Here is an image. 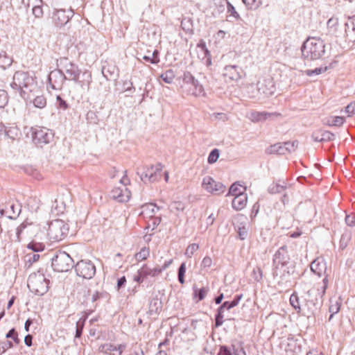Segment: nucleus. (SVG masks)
<instances>
[{
  "instance_id": "1",
  "label": "nucleus",
  "mask_w": 355,
  "mask_h": 355,
  "mask_svg": "<svg viewBox=\"0 0 355 355\" xmlns=\"http://www.w3.org/2000/svg\"><path fill=\"white\" fill-rule=\"evenodd\" d=\"M57 67L60 68L64 73L66 80H73L79 85L82 89L89 90L92 83V74L90 72L85 71L82 76L83 80H80L79 76L81 71L78 66L71 62L67 58L63 57L57 60Z\"/></svg>"
},
{
  "instance_id": "2",
  "label": "nucleus",
  "mask_w": 355,
  "mask_h": 355,
  "mask_svg": "<svg viewBox=\"0 0 355 355\" xmlns=\"http://www.w3.org/2000/svg\"><path fill=\"white\" fill-rule=\"evenodd\" d=\"M10 87L19 91L21 96L26 101H31L32 97L39 92L37 82L28 73L24 71L15 72Z\"/></svg>"
},
{
  "instance_id": "3",
  "label": "nucleus",
  "mask_w": 355,
  "mask_h": 355,
  "mask_svg": "<svg viewBox=\"0 0 355 355\" xmlns=\"http://www.w3.org/2000/svg\"><path fill=\"white\" fill-rule=\"evenodd\" d=\"M328 286V279L327 276L322 279V285L320 286H314L309 289L305 297L306 306L310 314L314 315L317 312L323 302V296Z\"/></svg>"
},
{
  "instance_id": "4",
  "label": "nucleus",
  "mask_w": 355,
  "mask_h": 355,
  "mask_svg": "<svg viewBox=\"0 0 355 355\" xmlns=\"http://www.w3.org/2000/svg\"><path fill=\"white\" fill-rule=\"evenodd\" d=\"M302 54L304 59L316 60L322 57L325 53V44L319 37H308L304 42L302 48Z\"/></svg>"
},
{
  "instance_id": "5",
  "label": "nucleus",
  "mask_w": 355,
  "mask_h": 355,
  "mask_svg": "<svg viewBox=\"0 0 355 355\" xmlns=\"http://www.w3.org/2000/svg\"><path fill=\"white\" fill-rule=\"evenodd\" d=\"M291 257L288 252V248L286 245H283L280 247L275 253L272 257V265H273V271L272 275L274 278L278 277L279 275V270L280 268H286L284 269L283 272L280 274L279 277L282 280L286 277H289L291 275V272L289 271V267H288V263H290Z\"/></svg>"
},
{
  "instance_id": "6",
  "label": "nucleus",
  "mask_w": 355,
  "mask_h": 355,
  "mask_svg": "<svg viewBox=\"0 0 355 355\" xmlns=\"http://www.w3.org/2000/svg\"><path fill=\"white\" fill-rule=\"evenodd\" d=\"M182 79V84L180 87L183 93L195 97L205 96L206 93L203 85L190 71H184Z\"/></svg>"
},
{
  "instance_id": "7",
  "label": "nucleus",
  "mask_w": 355,
  "mask_h": 355,
  "mask_svg": "<svg viewBox=\"0 0 355 355\" xmlns=\"http://www.w3.org/2000/svg\"><path fill=\"white\" fill-rule=\"evenodd\" d=\"M49 280L44 273V270L40 268L37 272L31 274L28 279L27 286L29 290L35 295H44L49 288Z\"/></svg>"
},
{
  "instance_id": "8",
  "label": "nucleus",
  "mask_w": 355,
  "mask_h": 355,
  "mask_svg": "<svg viewBox=\"0 0 355 355\" xmlns=\"http://www.w3.org/2000/svg\"><path fill=\"white\" fill-rule=\"evenodd\" d=\"M51 265L55 271L62 272L73 266V260L64 251H56L51 258Z\"/></svg>"
},
{
  "instance_id": "9",
  "label": "nucleus",
  "mask_w": 355,
  "mask_h": 355,
  "mask_svg": "<svg viewBox=\"0 0 355 355\" xmlns=\"http://www.w3.org/2000/svg\"><path fill=\"white\" fill-rule=\"evenodd\" d=\"M69 227L62 220H54L49 225L47 234L52 242L62 241L67 235Z\"/></svg>"
},
{
  "instance_id": "10",
  "label": "nucleus",
  "mask_w": 355,
  "mask_h": 355,
  "mask_svg": "<svg viewBox=\"0 0 355 355\" xmlns=\"http://www.w3.org/2000/svg\"><path fill=\"white\" fill-rule=\"evenodd\" d=\"M32 141L38 147L51 143L53 139V133L44 127L35 126L31 129Z\"/></svg>"
},
{
  "instance_id": "11",
  "label": "nucleus",
  "mask_w": 355,
  "mask_h": 355,
  "mask_svg": "<svg viewBox=\"0 0 355 355\" xmlns=\"http://www.w3.org/2000/svg\"><path fill=\"white\" fill-rule=\"evenodd\" d=\"M162 168V164L158 163L155 166L144 167L142 171H138L137 174L144 183L155 182L161 179Z\"/></svg>"
},
{
  "instance_id": "12",
  "label": "nucleus",
  "mask_w": 355,
  "mask_h": 355,
  "mask_svg": "<svg viewBox=\"0 0 355 355\" xmlns=\"http://www.w3.org/2000/svg\"><path fill=\"white\" fill-rule=\"evenodd\" d=\"M243 298V294L236 295L231 302L225 301L217 309V313L215 315V326L219 327L223 324V312L225 309L230 310L236 306L241 300Z\"/></svg>"
},
{
  "instance_id": "13",
  "label": "nucleus",
  "mask_w": 355,
  "mask_h": 355,
  "mask_svg": "<svg viewBox=\"0 0 355 355\" xmlns=\"http://www.w3.org/2000/svg\"><path fill=\"white\" fill-rule=\"evenodd\" d=\"M77 275L90 279L96 274V266L90 260H80L75 266Z\"/></svg>"
},
{
  "instance_id": "14",
  "label": "nucleus",
  "mask_w": 355,
  "mask_h": 355,
  "mask_svg": "<svg viewBox=\"0 0 355 355\" xmlns=\"http://www.w3.org/2000/svg\"><path fill=\"white\" fill-rule=\"evenodd\" d=\"M202 188L207 192L218 196L223 193L226 190V187L220 182H216L211 176H205L202 182Z\"/></svg>"
},
{
  "instance_id": "15",
  "label": "nucleus",
  "mask_w": 355,
  "mask_h": 355,
  "mask_svg": "<svg viewBox=\"0 0 355 355\" xmlns=\"http://www.w3.org/2000/svg\"><path fill=\"white\" fill-rule=\"evenodd\" d=\"M74 12L72 9H57L52 16L53 21L57 27H62L66 25L73 17Z\"/></svg>"
},
{
  "instance_id": "16",
  "label": "nucleus",
  "mask_w": 355,
  "mask_h": 355,
  "mask_svg": "<svg viewBox=\"0 0 355 355\" xmlns=\"http://www.w3.org/2000/svg\"><path fill=\"white\" fill-rule=\"evenodd\" d=\"M49 85L51 89L60 90L62 88L66 78L62 71L58 68L51 71L48 76Z\"/></svg>"
},
{
  "instance_id": "17",
  "label": "nucleus",
  "mask_w": 355,
  "mask_h": 355,
  "mask_svg": "<svg viewBox=\"0 0 355 355\" xmlns=\"http://www.w3.org/2000/svg\"><path fill=\"white\" fill-rule=\"evenodd\" d=\"M257 89L260 94L269 96L275 93V87L272 78H264L257 83Z\"/></svg>"
},
{
  "instance_id": "18",
  "label": "nucleus",
  "mask_w": 355,
  "mask_h": 355,
  "mask_svg": "<svg viewBox=\"0 0 355 355\" xmlns=\"http://www.w3.org/2000/svg\"><path fill=\"white\" fill-rule=\"evenodd\" d=\"M311 271L319 277H325L327 272V264L322 258H317L311 263Z\"/></svg>"
},
{
  "instance_id": "19",
  "label": "nucleus",
  "mask_w": 355,
  "mask_h": 355,
  "mask_svg": "<svg viewBox=\"0 0 355 355\" xmlns=\"http://www.w3.org/2000/svg\"><path fill=\"white\" fill-rule=\"evenodd\" d=\"M103 76L107 80H116L119 77V69L115 64L107 63L101 69Z\"/></svg>"
},
{
  "instance_id": "20",
  "label": "nucleus",
  "mask_w": 355,
  "mask_h": 355,
  "mask_svg": "<svg viewBox=\"0 0 355 355\" xmlns=\"http://www.w3.org/2000/svg\"><path fill=\"white\" fill-rule=\"evenodd\" d=\"M280 114L277 112H257L253 111L250 114L249 119L253 123L265 121L272 116H277Z\"/></svg>"
},
{
  "instance_id": "21",
  "label": "nucleus",
  "mask_w": 355,
  "mask_h": 355,
  "mask_svg": "<svg viewBox=\"0 0 355 355\" xmlns=\"http://www.w3.org/2000/svg\"><path fill=\"white\" fill-rule=\"evenodd\" d=\"M112 198L119 202H125L130 199V191L126 189L116 187L111 191Z\"/></svg>"
},
{
  "instance_id": "22",
  "label": "nucleus",
  "mask_w": 355,
  "mask_h": 355,
  "mask_svg": "<svg viewBox=\"0 0 355 355\" xmlns=\"http://www.w3.org/2000/svg\"><path fill=\"white\" fill-rule=\"evenodd\" d=\"M239 69L236 65L225 66L223 69V76L231 80H237L241 77Z\"/></svg>"
},
{
  "instance_id": "23",
  "label": "nucleus",
  "mask_w": 355,
  "mask_h": 355,
  "mask_svg": "<svg viewBox=\"0 0 355 355\" xmlns=\"http://www.w3.org/2000/svg\"><path fill=\"white\" fill-rule=\"evenodd\" d=\"M247 201L248 197L246 193L238 195L237 196H234L232 200V206L235 210H241L246 206Z\"/></svg>"
},
{
  "instance_id": "24",
  "label": "nucleus",
  "mask_w": 355,
  "mask_h": 355,
  "mask_svg": "<svg viewBox=\"0 0 355 355\" xmlns=\"http://www.w3.org/2000/svg\"><path fill=\"white\" fill-rule=\"evenodd\" d=\"M141 209V215L151 218L155 217V214L158 211L159 208L155 204L149 203L143 205Z\"/></svg>"
},
{
  "instance_id": "25",
  "label": "nucleus",
  "mask_w": 355,
  "mask_h": 355,
  "mask_svg": "<svg viewBox=\"0 0 355 355\" xmlns=\"http://www.w3.org/2000/svg\"><path fill=\"white\" fill-rule=\"evenodd\" d=\"M266 153L268 155H285L286 150L284 149V143H277L270 146L266 149Z\"/></svg>"
},
{
  "instance_id": "26",
  "label": "nucleus",
  "mask_w": 355,
  "mask_h": 355,
  "mask_svg": "<svg viewBox=\"0 0 355 355\" xmlns=\"http://www.w3.org/2000/svg\"><path fill=\"white\" fill-rule=\"evenodd\" d=\"M13 60L12 57L8 55V53L1 50L0 51V67L3 69H6L11 66Z\"/></svg>"
},
{
  "instance_id": "27",
  "label": "nucleus",
  "mask_w": 355,
  "mask_h": 355,
  "mask_svg": "<svg viewBox=\"0 0 355 355\" xmlns=\"http://www.w3.org/2000/svg\"><path fill=\"white\" fill-rule=\"evenodd\" d=\"M197 48L200 49L202 53V60L207 59V64H211L210 52L206 46V43L203 40H200L197 44Z\"/></svg>"
},
{
  "instance_id": "28",
  "label": "nucleus",
  "mask_w": 355,
  "mask_h": 355,
  "mask_svg": "<svg viewBox=\"0 0 355 355\" xmlns=\"http://www.w3.org/2000/svg\"><path fill=\"white\" fill-rule=\"evenodd\" d=\"M245 187H243L241 184H239V182H234L231 185L227 196L231 195L237 196L238 195L245 193Z\"/></svg>"
},
{
  "instance_id": "29",
  "label": "nucleus",
  "mask_w": 355,
  "mask_h": 355,
  "mask_svg": "<svg viewBox=\"0 0 355 355\" xmlns=\"http://www.w3.org/2000/svg\"><path fill=\"white\" fill-rule=\"evenodd\" d=\"M141 272L143 277L147 278L148 276L150 277H157L160 274V270H158V268H154L153 269L150 268L146 264H144L141 268Z\"/></svg>"
},
{
  "instance_id": "30",
  "label": "nucleus",
  "mask_w": 355,
  "mask_h": 355,
  "mask_svg": "<svg viewBox=\"0 0 355 355\" xmlns=\"http://www.w3.org/2000/svg\"><path fill=\"white\" fill-rule=\"evenodd\" d=\"M181 28L187 34H193V20L190 17H183L181 21Z\"/></svg>"
},
{
  "instance_id": "31",
  "label": "nucleus",
  "mask_w": 355,
  "mask_h": 355,
  "mask_svg": "<svg viewBox=\"0 0 355 355\" xmlns=\"http://www.w3.org/2000/svg\"><path fill=\"white\" fill-rule=\"evenodd\" d=\"M193 298H198L197 302L201 301L205 299V296L208 293L209 288V287H202L201 288H197L196 286L193 287Z\"/></svg>"
},
{
  "instance_id": "32",
  "label": "nucleus",
  "mask_w": 355,
  "mask_h": 355,
  "mask_svg": "<svg viewBox=\"0 0 355 355\" xmlns=\"http://www.w3.org/2000/svg\"><path fill=\"white\" fill-rule=\"evenodd\" d=\"M88 315L87 314L83 315L76 322V338H80L83 334V328L86 320H87Z\"/></svg>"
},
{
  "instance_id": "33",
  "label": "nucleus",
  "mask_w": 355,
  "mask_h": 355,
  "mask_svg": "<svg viewBox=\"0 0 355 355\" xmlns=\"http://www.w3.org/2000/svg\"><path fill=\"white\" fill-rule=\"evenodd\" d=\"M345 26V37L349 42H355V31L353 28L349 25V19L344 24Z\"/></svg>"
},
{
  "instance_id": "34",
  "label": "nucleus",
  "mask_w": 355,
  "mask_h": 355,
  "mask_svg": "<svg viewBox=\"0 0 355 355\" xmlns=\"http://www.w3.org/2000/svg\"><path fill=\"white\" fill-rule=\"evenodd\" d=\"M36 93L33 97L32 100L35 107L42 109L46 105V99L43 95H36Z\"/></svg>"
},
{
  "instance_id": "35",
  "label": "nucleus",
  "mask_w": 355,
  "mask_h": 355,
  "mask_svg": "<svg viewBox=\"0 0 355 355\" xmlns=\"http://www.w3.org/2000/svg\"><path fill=\"white\" fill-rule=\"evenodd\" d=\"M290 304L297 313L302 311L301 302L296 293H293L290 297Z\"/></svg>"
},
{
  "instance_id": "36",
  "label": "nucleus",
  "mask_w": 355,
  "mask_h": 355,
  "mask_svg": "<svg viewBox=\"0 0 355 355\" xmlns=\"http://www.w3.org/2000/svg\"><path fill=\"white\" fill-rule=\"evenodd\" d=\"M340 305L341 302L339 301V300H336L335 301L332 300H330V306L329 310V312L331 313V315L329 316V320H331L334 315L340 311Z\"/></svg>"
},
{
  "instance_id": "37",
  "label": "nucleus",
  "mask_w": 355,
  "mask_h": 355,
  "mask_svg": "<svg viewBox=\"0 0 355 355\" xmlns=\"http://www.w3.org/2000/svg\"><path fill=\"white\" fill-rule=\"evenodd\" d=\"M287 186L286 184H280L279 183H272L268 187V192L272 194L275 193H279L283 192L286 189Z\"/></svg>"
},
{
  "instance_id": "38",
  "label": "nucleus",
  "mask_w": 355,
  "mask_h": 355,
  "mask_svg": "<svg viewBox=\"0 0 355 355\" xmlns=\"http://www.w3.org/2000/svg\"><path fill=\"white\" fill-rule=\"evenodd\" d=\"M344 121L345 119L343 116H331L327 119L326 124L329 126H340Z\"/></svg>"
},
{
  "instance_id": "39",
  "label": "nucleus",
  "mask_w": 355,
  "mask_h": 355,
  "mask_svg": "<svg viewBox=\"0 0 355 355\" xmlns=\"http://www.w3.org/2000/svg\"><path fill=\"white\" fill-rule=\"evenodd\" d=\"M159 78L162 79L166 83H171L175 78V73L172 69H168L164 73H162Z\"/></svg>"
},
{
  "instance_id": "40",
  "label": "nucleus",
  "mask_w": 355,
  "mask_h": 355,
  "mask_svg": "<svg viewBox=\"0 0 355 355\" xmlns=\"http://www.w3.org/2000/svg\"><path fill=\"white\" fill-rule=\"evenodd\" d=\"M184 204L180 201L173 202L169 205L170 211L176 214H178L180 211H183L184 209Z\"/></svg>"
},
{
  "instance_id": "41",
  "label": "nucleus",
  "mask_w": 355,
  "mask_h": 355,
  "mask_svg": "<svg viewBox=\"0 0 355 355\" xmlns=\"http://www.w3.org/2000/svg\"><path fill=\"white\" fill-rule=\"evenodd\" d=\"M150 254V251L148 248L144 247L140 251L135 254V257L137 261L146 260Z\"/></svg>"
},
{
  "instance_id": "42",
  "label": "nucleus",
  "mask_w": 355,
  "mask_h": 355,
  "mask_svg": "<svg viewBox=\"0 0 355 355\" xmlns=\"http://www.w3.org/2000/svg\"><path fill=\"white\" fill-rule=\"evenodd\" d=\"M227 12L230 14L229 17H233L235 20H241V16L236 10L234 6L230 2L227 3Z\"/></svg>"
},
{
  "instance_id": "43",
  "label": "nucleus",
  "mask_w": 355,
  "mask_h": 355,
  "mask_svg": "<svg viewBox=\"0 0 355 355\" xmlns=\"http://www.w3.org/2000/svg\"><path fill=\"white\" fill-rule=\"evenodd\" d=\"M187 267L186 263L183 262L180 264L178 270V279L181 284H184L185 282L184 275L186 272Z\"/></svg>"
},
{
  "instance_id": "44",
  "label": "nucleus",
  "mask_w": 355,
  "mask_h": 355,
  "mask_svg": "<svg viewBox=\"0 0 355 355\" xmlns=\"http://www.w3.org/2000/svg\"><path fill=\"white\" fill-rule=\"evenodd\" d=\"M243 3L246 6L248 9L256 10L261 4V0H242Z\"/></svg>"
},
{
  "instance_id": "45",
  "label": "nucleus",
  "mask_w": 355,
  "mask_h": 355,
  "mask_svg": "<svg viewBox=\"0 0 355 355\" xmlns=\"http://www.w3.org/2000/svg\"><path fill=\"white\" fill-rule=\"evenodd\" d=\"M86 119L87 123L90 124H98L99 121L97 114L92 110L87 113Z\"/></svg>"
},
{
  "instance_id": "46",
  "label": "nucleus",
  "mask_w": 355,
  "mask_h": 355,
  "mask_svg": "<svg viewBox=\"0 0 355 355\" xmlns=\"http://www.w3.org/2000/svg\"><path fill=\"white\" fill-rule=\"evenodd\" d=\"M284 149L286 150V153H291L292 152H294L296 150V148H297L298 141H293L284 142Z\"/></svg>"
},
{
  "instance_id": "47",
  "label": "nucleus",
  "mask_w": 355,
  "mask_h": 355,
  "mask_svg": "<svg viewBox=\"0 0 355 355\" xmlns=\"http://www.w3.org/2000/svg\"><path fill=\"white\" fill-rule=\"evenodd\" d=\"M327 70V67H317L314 69H307L305 71V73H306V75H307L309 76H313L315 75L321 74V73L325 72Z\"/></svg>"
},
{
  "instance_id": "48",
  "label": "nucleus",
  "mask_w": 355,
  "mask_h": 355,
  "mask_svg": "<svg viewBox=\"0 0 355 355\" xmlns=\"http://www.w3.org/2000/svg\"><path fill=\"white\" fill-rule=\"evenodd\" d=\"M6 338H11L17 345L20 343V339L18 338V334L15 328H12L6 335Z\"/></svg>"
},
{
  "instance_id": "49",
  "label": "nucleus",
  "mask_w": 355,
  "mask_h": 355,
  "mask_svg": "<svg viewBox=\"0 0 355 355\" xmlns=\"http://www.w3.org/2000/svg\"><path fill=\"white\" fill-rule=\"evenodd\" d=\"M219 155H220V153H219V150L217 149V148H214L213 149L209 156H208V159H207V162L209 164H214L215 163L218 157H219Z\"/></svg>"
},
{
  "instance_id": "50",
  "label": "nucleus",
  "mask_w": 355,
  "mask_h": 355,
  "mask_svg": "<svg viewBox=\"0 0 355 355\" xmlns=\"http://www.w3.org/2000/svg\"><path fill=\"white\" fill-rule=\"evenodd\" d=\"M335 138L334 133L328 130H324L321 133V142L333 141Z\"/></svg>"
},
{
  "instance_id": "51",
  "label": "nucleus",
  "mask_w": 355,
  "mask_h": 355,
  "mask_svg": "<svg viewBox=\"0 0 355 355\" xmlns=\"http://www.w3.org/2000/svg\"><path fill=\"white\" fill-rule=\"evenodd\" d=\"M252 277L256 282H261L263 278V272L261 268L257 267L254 268L252 272Z\"/></svg>"
},
{
  "instance_id": "52",
  "label": "nucleus",
  "mask_w": 355,
  "mask_h": 355,
  "mask_svg": "<svg viewBox=\"0 0 355 355\" xmlns=\"http://www.w3.org/2000/svg\"><path fill=\"white\" fill-rule=\"evenodd\" d=\"M8 102V94L5 90L0 89V108H3Z\"/></svg>"
},
{
  "instance_id": "53",
  "label": "nucleus",
  "mask_w": 355,
  "mask_h": 355,
  "mask_svg": "<svg viewBox=\"0 0 355 355\" xmlns=\"http://www.w3.org/2000/svg\"><path fill=\"white\" fill-rule=\"evenodd\" d=\"M161 222L159 217H151L148 222V228H151L152 230H155Z\"/></svg>"
},
{
  "instance_id": "54",
  "label": "nucleus",
  "mask_w": 355,
  "mask_h": 355,
  "mask_svg": "<svg viewBox=\"0 0 355 355\" xmlns=\"http://www.w3.org/2000/svg\"><path fill=\"white\" fill-rule=\"evenodd\" d=\"M28 248L32 250L35 252L44 250V245L42 243L31 242L28 245Z\"/></svg>"
},
{
  "instance_id": "55",
  "label": "nucleus",
  "mask_w": 355,
  "mask_h": 355,
  "mask_svg": "<svg viewBox=\"0 0 355 355\" xmlns=\"http://www.w3.org/2000/svg\"><path fill=\"white\" fill-rule=\"evenodd\" d=\"M199 246L197 243L190 244L186 249L185 254L188 257H191L194 252L198 249Z\"/></svg>"
},
{
  "instance_id": "56",
  "label": "nucleus",
  "mask_w": 355,
  "mask_h": 355,
  "mask_svg": "<svg viewBox=\"0 0 355 355\" xmlns=\"http://www.w3.org/2000/svg\"><path fill=\"white\" fill-rule=\"evenodd\" d=\"M100 349H101L102 352H114L116 351V346L111 343H105L101 345Z\"/></svg>"
},
{
  "instance_id": "57",
  "label": "nucleus",
  "mask_w": 355,
  "mask_h": 355,
  "mask_svg": "<svg viewBox=\"0 0 355 355\" xmlns=\"http://www.w3.org/2000/svg\"><path fill=\"white\" fill-rule=\"evenodd\" d=\"M26 262L29 263L30 264L35 263L37 261L40 259V254H35V253H29L26 254Z\"/></svg>"
},
{
  "instance_id": "58",
  "label": "nucleus",
  "mask_w": 355,
  "mask_h": 355,
  "mask_svg": "<svg viewBox=\"0 0 355 355\" xmlns=\"http://www.w3.org/2000/svg\"><path fill=\"white\" fill-rule=\"evenodd\" d=\"M13 344L11 341L7 340L0 344V354H3L8 349L12 348Z\"/></svg>"
},
{
  "instance_id": "59",
  "label": "nucleus",
  "mask_w": 355,
  "mask_h": 355,
  "mask_svg": "<svg viewBox=\"0 0 355 355\" xmlns=\"http://www.w3.org/2000/svg\"><path fill=\"white\" fill-rule=\"evenodd\" d=\"M345 112L350 116L355 114V101L350 103L345 107Z\"/></svg>"
},
{
  "instance_id": "60",
  "label": "nucleus",
  "mask_w": 355,
  "mask_h": 355,
  "mask_svg": "<svg viewBox=\"0 0 355 355\" xmlns=\"http://www.w3.org/2000/svg\"><path fill=\"white\" fill-rule=\"evenodd\" d=\"M33 14L35 15L37 18H40L43 15V10L42 6H35L33 8Z\"/></svg>"
},
{
  "instance_id": "61",
  "label": "nucleus",
  "mask_w": 355,
  "mask_h": 355,
  "mask_svg": "<svg viewBox=\"0 0 355 355\" xmlns=\"http://www.w3.org/2000/svg\"><path fill=\"white\" fill-rule=\"evenodd\" d=\"M212 264V259L210 257L206 256L202 259L201 266L204 268H209Z\"/></svg>"
},
{
  "instance_id": "62",
  "label": "nucleus",
  "mask_w": 355,
  "mask_h": 355,
  "mask_svg": "<svg viewBox=\"0 0 355 355\" xmlns=\"http://www.w3.org/2000/svg\"><path fill=\"white\" fill-rule=\"evenodd\" d=\"M142 59L151 64H157L159 62V58H152L150 55H144L142 57Z\"/></svg>"
},
{
  "instance_id": "63",
  "label": "nucleus",
  "mask_w": 355,
  "mask_h": 355,
  "mask_svg": "<svg viewBox=\"0 0 355 355\" xmlns=\"http://www.w3.org/2000/svg\"><path fill=\"white\" fill-rule=\"evenodd\" d=\"M345 220L349 227H353L355 225V216L353 215H346Z\"/></svg>"
},
{
  "instance_id": "64",
  "label": "nucleus",
  "mask_w": 355,
  "mask_h": 355,
  "mask_svg": "<svg viewBox=\"0 0 355 355\" xmlns=\"http://www.w3.org/2000/svg\"><path fill=\"white\" fill-rule=\"evenodd\" d=\"M218 355H232L229 348L225 345L220 347Z\"/></svg>"
}]
</instances>
